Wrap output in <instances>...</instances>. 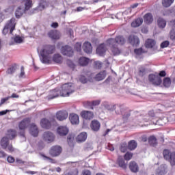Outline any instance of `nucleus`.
<instances>
[{
	"label": "nucleus",
	"mask_w": 175,
	"mask_h": 175,
	"mask_svg": "<svg viewBox=\"0 0 175 175\" xmlns=\"http://www.w3.org/2000/svg\"><path fill=\"white\" fill-rule=\"evenodd\" d=\"M106 44H101L96 49V54L100 56L104 55L106 53Z\"/></svg>",
	"instance_id": "obj_23"
},
{
	"label": "nucleus",
	"mask_w": 175,
	"mask_h": 175,
	"mask_svg": "<svg viewBox=\"0 0 175 175\" xmlns=\"http://www.w3.org/2000/svg\"><path fill=\"white\" fill-rule=\"evenodd\" d=\"M170 44V42L169 41H164L161 44V49H165V47H167Z\"/></svg>",
	"instance_id": "obj_52"
},
{
	"label": "nucleus",
	"mask_w": 175,
	"mask_h": 175,
	"mask_svg": "<svg viewBox=\"0 0 175 175\" xmlns=\"http://www.w3.org/2000/svg\"><path fill=\"white\" fill-rule=\"evenodd\" d=\"M87 133L82 132L77 137V142L78 143H83L85 140H87Z\"/></svg>",
	"instance_id": "obj_29"
},
{
	"label": "nucleus",
	"mask_w": 175,
	"mask_h": 175,
	"mask_svg": "<svg viewBox=\"0 0 175 175\" xmlns=\"http://www.w3.org/2000/svg\"><path fill=\"white\" fill-rule=\"evenodd\" d=\"M16 18H12L5 24L4 28L3 29V35H7V33H13V30L16 29Z\"/></svg>",
	"instance_id": "obj_5"
},
{
	"label": "nucleus",
	"mask_w": 175,
	"mask_h": 175,
	"mask_svg": "<svg viewBox=\"0 0 175 175\" xmlns=\"http://www.w3.org/2000/svg\"><path fill=\"white\" fill-rule=\"evenodd\" d=\"M75 92V86L73 83H64L60 88H57L50 91L48 99H54L58 96H69Z\"/></svg>",
	"instance_id": "obj_1"
},
{
	"label": "nucleus",
	"mask_w": 175,
	"mask_h": 175,
	"mask_svg": "<svg viewBox=\"0 0 175 175\" xmlns=\"http://www.w3.org/2000/svg\"><path fill=\"white\" fill-rule=\"evenodd\" d=\"M90 128L94 131V132H98V131L100 129V123L98 120H92Z\"/></svg>",
	"instance_id": "obj_24"
},
{
	"label": "nucleus",
	"mask_w": 175,
	"mask_h": 175,
	"mask_svg": "<svg viewBox=\"0 0 175 175\" xmlns=\"http://www.w3.org/2000/svg\"><path fill=\"white\" fill-rule=\"evenodd\" d=\"M25 72L24 71V66L21 67V73L19 75V78L23 79V77H25Z\"/></svg>",
	"instance_id": "obj_51"
},
{
	"label": "nucleus",
	"mask_w": 175,
	"mask_h": 175,
	"mask_svg": "<svg viewBox=\"0 0 175 175\" xmlns=\"http://www.w3.org/2000/svg\"><path fill=\"white\" fill-rule=\"evenodd\" d=\"M0 144L4 150H8L10 152H13L14 151V148L12 144H9V138L8 137H4L1 139Z\"/></svg>",
	"instance_id": "obj_7"
},
{
	"label": "nucleus",
	"mask_w": 175,
	"mask_h": 175,
	"mask_svg": "<svg viewBox=\"0 0 175 175\" xmlns=\"http://www.w3.org/2000/svg\"><path fill=\"white\" fill-rule=\"evenodd\" d=\"M68 112L66 111H59L56 113V118L59 121H64L68 118Z\"/></svg>",
	"instance_id": "obj_16"
},
{
	"label": "nucleus",
	"mask_w": 175,
	"mask_h": 175,
	"mask_svg": "<svg viewBox=\"0 0 175 175\" xmlns=\"http://www.w3.org/2000/svg\"><path fill=\"white\" fill-rule=\"evenodd\" d=\"M173 2H174V0H163L162 5L164 8H169L172 6Z\"/></svg>",
	"instance_id": "obj_41"
},
{
	"label": "nucleus",
	"mask_w": 175,
	"mask_h": 175,
	"mask_svg": "<svg viewBox=\"0 0 175 175\" xmlns=\"http://www.w3.org/2000/svg\"><path fill=\"white\" fill-rule=\"evenodd\" d=\"M98 105H100V100H93L92 102L87 101L83 103L85 107H91L92 109H94L92 106H98Z\"/></svg>",
	"instance_id": "obj_25"
},
{
	"label": "nucleus",
	"mask_w": 175,
	"mask_h": 175,
	"mask_svg": "<svg viewBox=\"0 0 175 175\" xmlns=\"http://www.w3.org/2000/svg\"><path fill=\"white\" fill-rule=\"evenodd\" d=\"M14 42L17 44H21L23 42H24V40L23 38L20 37V36H16L14 38Z\"/></svg>",
	"instance_id": "obj_45"
},
{
	"label": "nucleus",
	"mask_w": 175,
	"mask_h": 175,
	"mask_svg": "<svg viewBox=\"0 0 175 175\" xmlns=\"http://www.w3.org/2000/svg\"><path fill=\"white\" fill-rule=\"evenodd\" d=\"M83 175H91V171H90L88 170H85L83 172Z\"/></svg>",
	"instance_id": "obj_60"
},
{
	"label": "nucleus",
	"mask_w": 175,
	"mask_h": 175,
	"mask_svg": "<svg viewBox=\"0 0 175 175\" xmlns=\"http://www.w3.org/2000/svg\"><path fill=\"white\" fill-rule=\"evenodd\" d=\"M16 131L12 129L8 131L7 136L10 140H13L16 137Z\"/></svg>",
	"instance_id": "obj_37"
},
{
	"label": "nucleus",
	"mask_w": 175,
	"mask_h": 175,
	"mask_svg": "<svg viewBox=\"0 0 175 175\" xmlns=\"http://www.w3.org/2000/svg\"><path fill=\"white\" fill-rule=\"evenodd\" d=\"M25 10H24V6H19L18 7L17 10L15 12V16L16 18H20L24 13H25Z\"/></svg>",
	"instance_id": "obj_28"
},
{
	"label": "nucleus",
	"mask_w": 175,
	"mask_h": 175,
	"mask_svg": "<svg viewBox=\"0 0 175 175\" xmlns=\"http://www.w3.org/2000/svg\"><path fill=\"white\" fill-rule=\"evenodd\" d=\"M144 20L146 24H151L154 21V17L152 16V14L150 12L146 14L144 16Z\"/></svg>",
	"instance_id": "obj_26"
},
{
	"label": "nucleus",
	"mask_w": 175,
	"mask_h": 175,
	"mask_svg": "<svg viewBox=\"0 0 175 175\" xmlns=\"http://www.w3.org/2000/svg\"><path fill=\"white\" fill-rule=\"evenodd\" d=\"M7 161L9 162V163H13V162H14V158L13 157L9 156L7 158Z\"/></svg>",
	"instance_id": "obj_56"
},
{
	"label": "nucleus",
	"mask_w": 175,
	"mask_h": 175,
	"mask_svg": "<svg viewBox=\"0 0 175 175\" xmlns=\"http://www.w3.org/2000/svg\"><path fill=\"white\" fill-rule=\"evenodd\" d=\"M79 62L81 66H86V65H88L90 59L87 57H82L79 59Z\"/></svg>",
	"instance_id": "obj_36"
},
{
	"label": "nucleus",
	"mask_w": 175,
	"mask_h": 175,
	"mask_svg": "<svg viewBox=\"0 0 175 175\" xmlns=\"http://www.w3.org/2000/svg\"><path fill=\"white\" fill-rule=\"evenodd\" d=\"M129 169L133 173H137L139 172V165L135 161H131L129 163Z\"/></svg>",
	"instance_id": "obj_27"
},
{
	"label": "nucleus",
	"mask_w": 175,
	"mask_h": 175,
	"mask_svg": "<svg viewBox=\"0 0 175 175\" xmlns=\"http://www.w3.org/2000/svg\"><path fill=\"white\" fill-rule=\"evenodd\" d=\"M159 75L160 77H165V76H166V72L165 70H162L159 72Z\"/></svg>",
	"instance_id": "obj_58"
},
{
	"label": "nucleus",
	"mask_w": 175,
	"mask_h": 175,
	"mask_svg": "<svg viewBox=\"0 0 175 175\" xmlns=\"http://www.w3.org/2000/svg\"><path fill=\"white\" fill-rule=\"evenodd\" d=\"M163 155L164 157V159L166 161H168L169 158H170V150L167 149H165L163 152Z\"/></svg>",
	"instance_id": "obj_44"
},
{
	"label": "nucleus",
	"mask_w": 175,
	"mask_h": 175,
	"mask_svg": "<svg viewBox=\"0 0 175 175\" xmlns=\"http://www.w3.org/2000/svg\"><path fill=\"white\" fill-rule=\"evenodd\" d=\"M142 24H143L142 18H137L131 23V27H133V28H137V27H140Z\"/></svg>",
	"instance_id": "obj_30"
},
{
	"label": "nucleus",
	"mask_w": 175,
	"mask_h": 175,
	"mask_svg": "<svg viewBox=\"0 0 175 175\" xmlns=\"http://www.w3.org/2000/svg\"><path fill=\"white\" fill-rule=\"evenodd\" d=\"M11 3L14 5H21L24 3V10L27 12L33 6L32 0H11Z\"/></svg>",
	"instance_id": "obj_6"
},
{
	"label": "nucleus",
	"mask_w": 175,
	"mask_h": 175,
	"mask_svg": "<svg viewBox=\"0 0 175 175\" xmlns=\"http://www.w3.org/2000/svg\"><path fill=\"white\" fill-rule=\"evenodd\" d=\"M128 148V145L126 144H122L120 146V151L122 152H125Z\"/></svg>",
	"instance_id": "obj_49"
},
{
	"label": "nucleus",
	"mask_w": 175,
	"mask_h": 175,
	"mask_svg": "<svg viewBox=\"0 0 175 175\" xmlns=\"http://www.w3.org/2000/svg\"><path fill=\"white\" fill-rule=\"evenodd\" d=\"M61 53L63 55H67V57H72L73 55V49L69 46L68 45H66L61 48Z\"/></svg>",
	"instance_id": "obj_12"
},
{
	"label": "nucleus",
	"mask_w": 175,
	"mask_h": 175,
	"mask_svg": "<svg viewBox=\"0 0 175 175\" xmlns=\"http://www.w3.org/2000/svg\"><path fill=\"white\" fill-rule=\"evenodd\" d=\"M168 161L171 166H175V152H174L170 153Z\"/></svg>",
	"instance_id": "obj_39"
},
{
	"label": "nucleus",
	"mask_w": 175,
	"mask_h": 175,
	"mask_svg": "<svg viewBox=\"0 0 175 175\" xmlns=\"http://www.w3.org/2000/svg\"><path fill=\"white\" fill-rule=\"evenodd\" d=\"M68 143L70 147H72L73 146V141H72V138L70 137H68Z\"/></svg>",
	"instance_id": "obj_57"
},
{
	"label": "nucleus",
	"mask_w": 175,
	"mask_h": 175,
	"mask_svg": "<svg viewBox=\"0 0 175 175\" xmlns=\"http://www.w3.org/2000/svg\"><path fill=\"white\" fill-rule=\"evenodd\" d=\"M62 56H61L58 53L54 54L52 57V61H53V62H55L56 64H61V62H62Z\"/></svg>",
	"instance_id": "obj_33"
},
{
	"label": "nucleus",
	"mask_w": 175,
	"mask_h": 175,
	"mask_svg": "<svg viewBox=\"0 0 175 175\" xmlns=\"http://www.w3.org/2000/svg\"><path fill=\"white\" fill-rule=\"evenodd\" d=\"M81 116L82 118H84L85 120H92V118H94V113L90 111H83L81 113Z\"/></svg>",
	"instance_id": "obj_19"
},
{
	"label": "nucleus",
	"mask_w": 175,
	"mask_h": 175,
	"mask_svg": "<svg viewBox=\"0 0 175 175\" xmlns=\"http://www.w3.org/2000/svg\"><path fill=\"white\" fill-rule=\"evenodd\" d=\"M55 52V45H45L40 51V59L42 64H50L51 54Z\"/></svg>",
	"instance_id": "obj_3"
},
{
	"label": "nucleus",
	"mask_w": 175,
	"mask_h": 175,
	"mask_svg": "<svg viewBox=\"0 0 175 175\" xmlns=\"http://www.w3.org/2000/svg\"><path fill=\"white\" fill-rule=\"evenodd\" d=\"M79 81H81V83H82V84H85L86 83H88V79H87V77H85L84 75H81L79 77Z\"/></svg>",
	"instance_id": "obj_47"
},
{
	"label": "nucleus",
	"mask_w": 175,
	"mask_h": 175,
	"mask_svg": "<svg viewBox=\"0 0 175 175\" xmlns=\"http://www.w3.org/2000/svg\"><path fill=\"white\" fill-rule=\"evenodd\" d=\"M137 147V143L135 142V140H132L130 142H129L128 144V148L129 150H135Z\"/></svg>",
	"instance_id": "obj_42"
},
{
	"label": "nucleus",
	"mask_w": 175,
	"mask_h": 175,
	"mask_svg": "<svg viewBox=\"0 0 175 175\" xmlns=\"http://www.w3.org/2000/svg\"><path fill=\"white\" fill-rule=\"evenodd\" d=\"M106 78V71H102L100 72L98 74H97L95 77V80L97 81H102V80H104V79Z\"/></svg>",
	"instance_id": "obj_31"
},
{
	"label": "nucleus",
	"mask_w": 175,
	"mask_h": 175,
	"mask_svg": "<svg viewBox=\"0 0 175 175\" xmlns=\"http://www.w3.org/2000/svg\"><path fill=\"white\" fill-rule=\"evenodd\" d=\"M125 38L122 36L116 37V38H109L107 40V46L111 48L113 55H120L121 51L118 49V44H124Z\"/></svg>",
	"instance_id": "obj_2"
},
{
	"label": "nucleus",
	"mask_w": 175,
	"mask_h": 175,
	"mask_svg": "<svg viewBox=\"0 0 175 175\" xmlns=\"http://www.w3.org/2000/svg\"><path fill=\"white\" fill-rule=\"evenodd\" d=\"M8 98H10H10H20V96H18L17 94H16V93H14V94H12L10 96H8Z\"/></svg>",
	"instance_id": "obj_61"
},
{
	"label": "nucleus",
	"mask_w": 175,
	"mask_h": 175,
	"mask_svg": "<svg viewBox=\"0 0 175 175\" xmlns=\"http://www.w3.org/2000/svg\"><path fill=\"white\" fill-rule=\"evenodd\" d=\"M51 124H55L54 119L49 120L46 118H43L40 121V126L44 129H50L51 128Z\"/></svg>",
	"instance_id": "obj_10"
},
{
	"label": "nucleus",
	"mask_w": 175,
	"mask_h": 175,
	"mask_svg": "<svg viewBox=\"0 0 175 175\" xmlns=\"http://www.w3.org/2000/svg\"><path fill=\"white\" fill-rule=\"evenodd\" d=\"M157 25L159 28L163 29V28L166 27V20H165L163 18H159L157 19Z\"/></svg>",
	"instance_id": "obj_32"
},
{
	"label": "nucleus",
	"mask_w": 175,
	"mask_h": 175,
	"mask_svg": "<svg viewBox=\"0 0 175 175\" xmlns=\"http://www.w3.org/2000/svg\"><path fill=\"white\" fill-rule=\"evenodd\" d=\"M155 46V40L152 39H148L145 42L146 49H152Z\"/></svg>",
	"instance_id": "obj_34"
},
{
	"label": "nucleus",
	"mask_w": 175,
	"mask_h": 175,
	"mask_svg": "<svg viewBox=\"0 0 175 175\" xmlns=\"http://www.w3.org/2000/svg\"><path fill=\"white\" fill-rule=\"evenodd\" d=\"M52 28H58V23L54 22L51 25Z\"/></svg>",
	"instance_id": "obj_63"
},
{
	"label": "nucleus",
	"mask_w": 175,
	"mask_h": 175,
	"mask_svg": "<svg viewBox=\"0 0 175 175\" xmlns=\"http://www.w3.org/2000/svg\"><path fill=\"white\" fill-rule=\"evenodd\" d=\"M169 27L171 28L170 38L171 40H175V19L170 21Z\"/></svg>",
	"instance_id": "obj_14"
},
{
	"label": "nucleus",
	"mask_w": 175,
	"mask_h": 175,
	"mask_svg": "<svg viewBox=\"0 0 175 175\" xmlns=\"http://www.w3.org/2000/svg\"><path fill=\"white\" fill-rule=\"evenodd\" d=\"M172 84V81L170 80V78L166 77L163 80V85L166 88H169L170 87V85Z\"/></svg>",
	"instance_id": "obj_43"
},
{
	"label": "nucleus",
	"mask_w": 175,
	"mask_h": 175,
	"mask_svg": "<svg viewBox=\"0 0 175 175\" xmlns=\"http://www.w3.org/2000/svg\"><path fill=\"white\" fill-rule=\"evenodd\" d=\"M129 42L133 46V47H137L140 44V40L137 36L131 35L129 37Z\"/></svg>",
	"instance_id": "obj_13"
},
{
	"label": "nucleus",
	"mask_w": 175,
	"mask_h": 175,
	"mask_svg": "<svg viewBox=\"0 0 175 175\" xmlns=\"http://www.w3.org/2000/svg\"><path fill=\"white\" fill-rule=\"evenodd\" d=\"M83 50L86 54H91L92 53V45L89 42H85L83 45Z\"/></svg>",
	"instance_id": "obj_20"
},
{
	"label": "nucleus",
	"mask_w": 175,
	"mask_h": 175,
	"mask_svg": "<svg viewBox=\"0 0 175 175\" xmlns=\"http://www.w3.org/2000/svg\"><path fill=\"white\" fill-rule=\"evenodd\" d=\"M69 120L72 125H77L80 122L79 115L75 113H70L69 116Z\"/></svg>",
	"instance_id": "obj_17"
},
{
	"label": "nucleus",
	"mask_w": 175,
	"mask_h": 175,
	"mask_svg": "<svg viewBox=\"0 0 175 175\" xmlns=\"http://www.w3.org/2000/svg\"><path fill=\"white\" fill-rule=\"evenodd\" d=\"M29 132L31 135L34 136V137H36V136L39 135V130H38V126H36L33 123L30 125Z\"/></svg>",
	"instance_id": "obj_22"
},
{
	"label": "nucleus",
	"mask_w": 175,
	"mask_h": 175,
	"mask_svg": "<svg viewBox=\"0 0 175 175\" xmlns=\"http://www.w3.org/2000/svg\"><path fill=\"white\" fill-rule=\"evenodd\" d=\"M94 65H95V68H96V69H100V68H102V62L100 61L95 62Z\"/></svg>",
	"instance_id": "obj_53"
},
{
	"label": "nucleus",
	"mask_w": 175,
	"mask_h": 175,
	"mask_svg": "<svg viewBox=\"0 0 175 175\" xmlns=\"http://www.w3.org/2000/svg\"><path fill=\"white\" fill-rule=\"evenodd\" d=\"M30 123L31 118H25L18 124V128L20 131H22V132H21L19 135L22 138L23 142H25V133L24 131H25V129H27V128L29 126Z\"/></svg>",
	"instance_id": "obj_4"
},
{
	"label": "nucleus",
	"mask_w": 175,
	"mask_h": 175,
	"mask_svg": "<svg viewBox=\"0 0 175 175\" xmlns=\"http://www.w3.org/2000/svg\"><path fill=\"white\" fill-rule=\"evenodd\" d=\"M134 52L135 54H136L137 55H140L143 53V49L139 48L137 49H135Z\"/></svg>",
	"instance_id": "obj_54"
},
{
	"label": "nucleus",
	"mask_w": 175,
	"mask_h": 175,
	"mask_svg": "<svg viewBox=\"0 0 175 175\" xmlns=\"http://www.w3.org/2000/svg\"><path fill=\"white\" fill-rule=\"evenodd\" d=\"M148 79L149 81L154 85H161V83H162L161 77L153 74L149 75Z\"/></svg>",
	"instance_id": "obj_9"
},
{
	"label": "nucleus",
	"mask_w": 175,
	"mask_h": 175,
	"mask_svg": "<svg viewBox=\"0 0 175 175\" xmlns=\"http://www.w3.org/2000/svg\"><path fill=\"white\" fill-rule=\"evenodd\" d=\"M75 49L76 51H77L78 53H80V51H81V43L77 42L75 45Z\"/></svg>",
	"instance_id": "obj_48"
},
{
	"label": "nucleus",
	"mask_w": 175,
	"mask_h": 175,
	"mask_svg": "<svg viewBox=\"0 0 175 175\" xmlns=\"http://www.w3.org/2000/svg\"><path fill=\"white\" fill-rule=\"evenodd\" d=\"M132 157H133V154L132 152H127L124 154V159L125 161H131V159H132Z\"/></svg>",
	"instance_id": "obj_46"
},
{
	"label": "nucleus",
	"mask_w": 175,
	"mask_h": 175,
	"mask_svg": "<svg viewBox=\"0 0 175 175\" xmlns=\"http://www.w3.org/2000/svg\"><path fill=\"white\" fill-rule=\"evenodd\" d=\"M148 116H150V117H154L155 116V113H154V111H150L148 112Z\"/></svg>",
	"instance_id": "obj_64"
},
{
	"label": "nucleus",
	"mask_w": 175,
	"mask_h": 175,
	"mask_svg": "<svg viewBox=\"0 0 175 175\" xmlns=\"http://www.w3.org/2000/svg\"><path fill=\"white\" fill-rule=\"evenodd\" d=\"M55 137L54 134L50 131L44 132L43 134V139L45 142H48L49 143H51V142H54V139Z\"/></svg>",
	"instance_id": "obj_15"
},
{
	"label": "nucleus",
	"mask_w": 175,
	"mask_h": 175,
	"mask_svg": "<svg viewBox=\"0 0 175 175\" xmlns=\"http://www.w3.org/2000/svg\"><path fill=\"white\" fill-rule=\"evenodd\" d=\"M107 149L109 150V151H114V146H113V145L109 144L107 146Z\"/></svg>",
	"instance_id": "obj_59"
},
{
	"label": "nucleus",
	"mask_w": 175,
	"mask_h": 175,
	"mask_svg": "<svg viewBox=\"0 0 175 175\" xmlns=\"http://www.w3.org/2000/svg\"><path fill=\"white\" fill-rule=\"evenodd\" d=\"M10 99V97L8 96L3 98H1V102H0V106H2L5 102H7V100H9Z\"/></svg>",
	"instance_id": "obj_55"
},
{
	"label": "nucleus",
	"mask_w": 175,
	"mask_h": 175,
	"mask_svg": "<svg viewBox=\"0 0 175 175\" xmlns=\"http://www.w3.org/2000/svg\"><path fill=\"white\" fill-rule=\"evenodd\" d=\"M49 7V1L46 0H40L38 5L33 8L31 11H30V13H36V12H42L46 9V8Z\"/></svg>",
	"instance_id": "obj_8"
},
{
	"label": "nucleus",
	"mask_w": 175,
	"mask_h": 175,
	"mask_svg": "<svg viewBox=\"0 0 175 175\" xmlns=\"http://www.w3.org/2000/svg\"><path fill=\"white\" fill-rule=\"evenodd\" d=\"M69 132V129L66 126H60L57 128V133L59 136H66Z\"/></svg>",
	"instance_id": "obj_18"
},
{
	"label": "nucleus",
	"mask_w": 175,
	"mask_h": 175,
	"mask_svg": "<svg viewBox=\"0 0 175 175\" xmlns=\"http://www.w3.org/2000/svg\"><path fill=\"white\" fill-rule=\"evenodd\" d=\"M14 72H16V68H14V66L10 67L7 70V73L8 75H13V73H14Z\"/></svg>",
	"instance_id": "obj_50"
},
{
	"label": "nucleus",
	"mask_w": 175,
	"mask_h": 175,
	"mask_svg": "<svg viewBox=\"0 0 175 175\" xmlns=\"http://www.w3.org/2000/svg\"><path fill=\"white\" fill-rule=\"evenodd\" d=\"M48 36H49L51 39L57 40L59 39L60 33H59V31L57 30H51L48 33Z\"/></svg>",
	"instance_id": "obj_21"
},
{
	"label": "nucleus",
	"mask_w": 175,
	"mask_h": 175,
	"mask_svg": "<svg viewBox=\"0 0 175 175\" xmlns=\"http://www.w3.org/2000/svg\"><path fill=\"white\" fill-rule=\"evenodd\" d=\"M157 175H165L166 174V167L165 165H161L157 170H156Z\"/></svg>",
	"instance_id": "obj_35"
},
{
	"label": "nucleus",
	"mask_w": 175,
	"mask_h": 175,
	"mask_svg": "<svg viewBox=\"0 0 175 175\" xmlns=\"http://www.w3.org/2000/svg\"><path fill=\"white\" fill-rule=\"evenodd\" d=\"M118 163L120 167H122V169H126V164L125 163V161H124V159L122 158V157H118Z\"/></svg>",
	"instance_id": "obj_38"
},
{
	"label": "nucleus",
	"mask_w": 175,
	"mask_h": 175,
	"mask_svg": "<svg viewBox=\"0 0 175 175\" xmlns=\"http://www.w3.org/2000/svg\"><path fill=\"white\" fill-rule=\"evenodd\" d=\"M8 113H9V110H8V109L4 110V111H0V116H5Z\"/></svg>",
	"instance_id": "obj_62"
},
{
	"label": "nucleus",
	"mask_w": 175,
	"mask_h": 175,
	"mask_svg": "<svg viewBox=\"0 0 175 175\" xmlns=\"http://www.w3.org/2000/svg\"><path fill=\"white\" fill-rule=\"evenodd\" d=\"M148 142L150 146H153V147L157 144V137H155L154 135L149 137Z\"/></svg>",
	"instance_id": "obj_40"
},
{
	"label": "nucleus",
	"mask_w": 175,
	"mask_h": 175,
	"mask_svg": "<svg viewBox=\"0 0 175 175\" xmlns=\"http://www.w3.org/2000/svg\"><path fill=\"white\" fill-rule=\"evenodd\" d=\"M61 152H62V148L60 146H52L49 151V154L51 157H58L61 155Z\"/></svg>",
	"instance_id": "obj_11"
}]
</instances>
